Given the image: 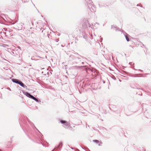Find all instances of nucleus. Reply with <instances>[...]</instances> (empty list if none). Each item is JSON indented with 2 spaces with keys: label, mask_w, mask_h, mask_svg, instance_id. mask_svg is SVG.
<instances>
[{
  "label": "nucleus",
  "mask_w": 151,
  "mask_h": 151,
  "mask_svg": "<svg viewBox=\"0 0 151 151\" xmlns=\"http://www.w3.org/2000/svg\"><path fill=\"white\" fill-rule=\"evenodd\" d=\"M60 122L63 124V125L64 127H69L70 126V124L67 121L61 120L60 121Z\"/></svg>",
  "instance_id": "f257e3e1"
},
{
  "label": "nucleus",
  "mask_w": 151,
  "mask_h": 151,
  "mask_svg": "<svg viewBox=\"0 0 151 151\" xmlns=\"http://www.w3.org/2000/svg\"><path fill=\"white\" fill-rule=\"evenodd\" d=\"M93 142L97 144H98L99 145H100L101 144H102V143L101 142L97 140H93Z\"/></svg>",
  "instance_id": "f03ea898"
},
{
  "label": "nucleus",
  "mask_w": 151,
  "mask_h": 151,
  "mask_svg": "<svg viewBox=\"0 0 151 151\" xmlns=\"http://www.w3.org/2000/svg\"><path fill=\"white\" fill-rule=\"evenodd\" d=\"M27 96L29 97L30 98L33 99H35V98L33 96H32V95H31V94H30L29 93H27Z\"/></svg>",
  "instance_id": "7ed1b4c3"
},
{
  "label": "nucleus",
  "mask_w": 151,
  "mask_h": 151,
  "mask_svg": "<svg viewBox=\"0 0 151 151\" xmlns=\"http://www.w3.org/2000/svg\"><path fill=\"white\" fill-rule=\"evenodd\" d=\"M18 84H19L21 86H22L23 87H24L25 86L24 85V84L20 81H19Z\"/></svg>",
  "instance_id": "20e7f679"
},
{
  "label": "nucleus",
  "mask_w": 151,
  "mask_h": 151,
  "mask_svg": "<svg viewBox=\"0 0 151 151\" xmlns=\"http://www.w3.org/2000/svg\"><path fill=\"white\" fill-rule=\"evenodd\" d=\"M63 146V143L62 142H60L59 144V145L57 147V148H61Z\"/></svg>",
  "instance_id": "39448f33"
},
{
  "label": "nucleus",
  "mask_w": 151,
  "mask_h": 151,
  "mask_svg": "<svg viewBox=\"0 0 151 151\" xmlns=\"http://www.w3.org/2000/svg\"><path fill=\"white\" fill-rule=\"evenodd\" d=\"M19 81H20L19 80H17V79H13V81L14 82H15V83H17L18 84Z\"/></svg>",
  "instance_id": "423d86ee"
},
{
  "label": "nucleus",
  "mask_w": 151,
  "mask_h": 151,
  "mask_svg": "<svg viewBox=\"0 0 151 151\" xmlns=\"http://www.w3.org/2000/svg\"><path fill=\"white\" fill-rule=\"evenodd\" d=\"M125 37L127 41L128 42L129 41V40L128 35H126Z\"/></svg>",
  "instance_id": "0eeeda50"
},
{
  "label": "nucleus",
  "mask_w": 151,
  "mask_h": 151,
  "mask_svg": "<svg viewBox=\"0 0 151 151\" xmlns=\"http://www.w3.org/2000/svg\"><path fill=\"white\" fill-rule=\"evenodd\" d=\"M34 100H35V101H37V102H38L39 101L38 100L36 99L35 98V99H34Z\"/></svg>",
  "instance_id": "6e6552de"
}]
</instances>
